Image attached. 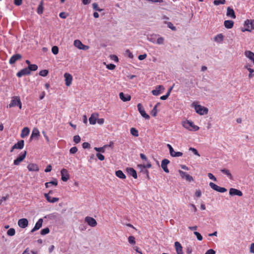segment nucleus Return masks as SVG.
I'll return each instance as SVG.
<instances>
[{
    "mask_svg": "<svg viewBox=\"0 0 254 254\" xmlns=\"http://www.w3.org/2000/svg\"><path fill=\"white\" fill-rule=\"evenodd\" d=\"M254 29V19H247L244 21V27L241 28L243 32H252Z\"/></svg>",
    "mask_w": 254,
    "mask_h": 254,
    "instance_id": "f257e3e1",
    "label": "nucleus"
},
{
    "mask_svg": "<svg viewBox=\"0 0 254 254\" xmlns=\"http://www.w3.org/2000/svg\"><path fill=\"white\" fill-rule=\"evenodd\" d=\"M182 126L186 129L190 131H197L199 127L195 125L192 122L187 120L182 122Z\"/></svg>",
    "mask_w": 254,
    "mask_h": 254,
    "instance_id": "f03ea898",
    "label": "nucleus"
},
{
    "mask_svg": "<svg viewBox=\"0 0 254 254\" xmlns=\"http://www.w3.org/2000/svg\"><path fill=\"white\" fill-rule=\"evenodd\" d=\"M192 105V106L194 108L195 112L197 114L200 115H203L208 113V110L206 107H203L200 105H197L195 102H193Z\"/></svg>",
    "mask_w": 254,
    "mask_h": 254,
    "instance_id": "7ed1b4c3",
    "label": "nucleus"
},
{
    "mask_svg": "<svg viewBox=\"0 0 254 254\" xmlns=\"http://www.w3.org/2000/svg\"><path fill=\"white\" fill-rule=\"evenodd\" d=\"M152 166L151 163L150 162H148L146 165L138 164L137 165V168L139 169L140 172L146 175V177L148 179H149V171L146 168H150Z\"/></svg>",
    "mask_w": 254,
    "mask_h": 254,
    "instance_id": "20e7f679",
    "label": "nucleus"
},
{
    "mask_svg": "<svg viewBox=\"0 0 254 254\" xmlns=\"http://www.w3.org/2000/svg\"><path fill=\"white\" fill-rule=\"evenodd\" d=\"M15 106H18L19 109H21L22 108V103L20 98L18 96H14L12 97L11 102L7 107L11 108Z\"/></svg>",
    "mask_w": 254,
    "mask_h": 254,
    "instance_id": "39448f33",
    "label": "nucleus"
},
{
    "mask_svg": "<svg viewBox=\"0 0 254 254\" xmlns=\"http://www.w3.org/2000/svg\"><path fill=\"white\" fill-rule=\"evenodd\" d=\"M26 154V151L21 152L19 156L14 160V165L16 166L19 165L20 163L25 158Z\"/></svg>",
    "mask_w": 254,
    "mask_h": 254,
    "instance_id": "423d86ee",
    "label": "nucleus"
},
{
    "mask_svg": "<svg viewBox=\"0 0 254 254\" xmlns=\"http://www.w3.org/2000/svg\"><path fill=\"white\" fill-rule=\"evenodd\" d=\"M209 186L212 189L219 192L223 193L227 191L226 189H225V188L219 187L218 185L212 182H210L209 183Z\"/></svg>",
    "mask_w": 254,
    "mask_h": 254,
    "instance_id": "0eeeda50",
    "label": "nucleus"
},
{
    "mask_svg": "<svg viewBox=\"0 0 254 254\" xmlns=\"http://www.w3.org/2000/svg\"><path fill=\"white\" fill-rule=\"evenodd\" d=\"M167 147H168L170 151V155L173 157H180L183 155V153L181 152H175L170 144H167Z\"/></svg>",
    "mask_w": 254,
    "mask_h": 254,
    "instance_id": "6e6552de",
    "label": "nucleus"
},
{
    "mask_svg": "<svg viewBox=\"0 0 254 254\" xmlns=\"http://www.w3.org/2000/svg\"><path fill=\"white\" fill-rule=\"evenodd\" d=\"M85 221L88 225L92 227H95L97 224L96 220L94 218L90 216H86L85 218Z\"/></svg>",
    "mask_w": 254,
    "mask_h": 254,
    "instance_id": "1a4fd4ad",
    "label": "nucleus"
},
{
    "mask_svg": "<svg viewBox=\"0 0 254 254\" xmlns=\"http://www.w3.org/2000/svg\"><path fill=\"white\" fill-rule=\"evenodd\" d=\"M64 77L65 80V84L67 86H69L72 81L73 77L71 74L69 73L66 72L64 74Z\"/></svg>",
    "mask_w": 254,
    "mask_h": 254,
    "instance_id": "9d476101",
    "label": "nucleus"
},
{
    "mask_svg": "<svg viewBox=\"0 0 254 254\" xmlns=\"http://www.w3.org/2000/svg\"><path fill=\"white\" fill-rule=\"evenodd\" d=\"M137 108L139 113L143 118H144L146 119H149V116L146 113L141 104L139 103L137 104Z\"/></svg>",
    "mask_w": 254,
    "mask_h": 254,
    "instance_id": "9b49d317",
    "label": "nucleus"
},
{
    "mask_svg": "<svg viewBox=\"0 0 254 254\" xmlns=\"http://www.w3.org/2000/svg\"><path fill=\"white\" fill-rule=\"evenodd\" d=\"M165 88L163 85H158L155 87V89L152 91V93L153 95L158 96L163 92Z\"/></svg>",
    "mask_w": 254,
    "mask_h": 254,
    "instance_id": "f8f14e48",
    "label": "nucleus"
},
{
    "mask_svg": "<svg viewBox=\"0 0 254 254\" xmlns=\"http://www.w3.org/2000/svg\"><path fill=\"white\" fill-rule=\"evenodd\" d=\"M62 180L64 182H66L69 179L68 171L65 169H63L61 171Z\"/></svg>",
    "mask_w": 254,
    "mask_h": 254,
    "instance_id": "ddd939ff",
    "label": "nucleus"
},
{
    "mask_svg": "<svg viewBox=\"0 0 254 254\" xmlns=\"http://www.w3.org/2000/svg\"><path fill=\"white\" fill-rule=\"evenodd\" d=\"M179 173L182 178L185 179L187 181L190 182L193 181L192 177L189 174H187L186 172L182 170H179Z\"/></svg>",
    "mask_w": 254,
    "mask_h": 254,
    "instance_id": "4468645a",
    "label": "nucleus"
},
{
    "mask_svg": "<svg viewBox=\"0 0 254 254\" xmlns=\"http://www.w3.org/2000/svg\"><path fill=\"white\" fill-rule=\"evenodd\" d=\"M30 74V72L29 71V69H28L27 67L24 68L23 69H22L19 71H18L16 75L18 77H21L22 76L29 75Z\"/></svg>",
    "mask_w": 254,
    "mask_h": 254,
    "instance_id": "2eb2a0df",
    "label": "nucleus"
},
{
    "mask_svg": "<svg viewBox=\"0 0 254 254\" xmlns=\"http://www.w3.org/2000/svg\"><path fill=\"white\" fill-rule=\"evenodd\" d=\"M170 163V161L167 159H164L162 161L161 167L164 171L167 173L169 172V169H168L167 165Z\"/></svg>",
    "mask_w": 254,
    "mask_h": 254,
    "instance_id": "dca6fc26",
    "label": "nucleus"
},
{
    "mask_svg": "<svg viewBox=\"0 0 254 254\" xmlns=\"http://www.w3.org/2000/svg\"><path fill=\"white\" fill-rule=\"evenodd\" d=\"M22 58V56L19 54H16L13 55L9 59V63L10 64H13L16 61L20 60Z\"/></svg>",
    "mask_w": 254,
    "mask_h": 254,
    "instance_id": "f3484780",
    "label": "nucleus"
},
{
    "mask_svg": "<svg viewBox=\"0 0 254 254\" xmlns=\"http://www.w3.org/2000/svg\"><path fill=\"white\" fill-rule=\"evenodd\" d=\"M229 194L230 195L232 196L238 195L239 196H241L243 195V193L241 190L234 188H231L229 190Z\"/></svg>",
    "mask_w": 254,
    "mask_h": 254,
    "instance_id": "a211bd4d",
    "label": "nucleus"
},
{
    "mask_svg": "<svg viewBox=\"0 0 254 254\" xmlns=\"http://www.w3.org/2000/svg\"><path fill=\"white\" fill-rule=\"evenodd\" d=\"M28 224V221L26 218H22L18 220V226L22 228H26Z\"/></svg>",
    "mask_w": 254,
    "mask_h": 254,
    "instance_id": "6ab92c4d",
    "label": "nucleus"
},
{
    "mask_svg": "<svg viewBox=\"0 0 254 254\" xmlns=\"http://www.w3.org/2000/svg\"><path fill=\"white\" fill-rule=\"evenodd\" d=\"M99 117L98 113H93L91 114L90 117L89 119V123L91 125H95L96 123V121Z\"/></svg>",
    "mask_w": 254,
    "mask_h": 254,
    "instance_id": "aec40b11",
    "label": "nucleus"
},
{
    "mask_svg": "<svg viewBox=\"0 0 254 254\" xmlns=\"http://www.w3.org/2000/svg\"><path fill=\"white\" fill-rule=\"evenodd\" d=\"M226 15L228 17H230L233 19H235L236 17L234 9L230 7H227Z\"/></svg>",
    "mask_w": 254,
    "mask_h": 254,
    "instance_id": "412c9836",
    "label": "nucleus"
},
{
    "mask_svg": "<svg viewBox=\"0 0 254 254\" xmlns=\"http://www.w3.org/2000/svg\"><path fill=\"white\" fill-rule=\"evenodd\" d=\"M244 55L248 59L251 61L254 64V53L251 51H246Z\"/></svg>",
    "mask_w": 254,
    "mask_h": 254,
    "instance_id": "4be33fe9",
    "label": "nucleus"
},
{
    "mask_svg": "<svg viewBox=\"0 0 254 254\" xmlns=\"http://www.w3.org/2000/svg\"><path fill=\"white\" fill-rule=\"evenodd\" d=\"M43 219L42 218L39 219L36 222L34 228L31 230V232L33 233L38 230H39L42 226Z\"/></svg>",
    "mask_w": 254,
    "mask_h": 254,
    "instance_id": "5701e85b",
    "label": "nucleus"
},
{
    "mask_svg": "<svg viewBox=\"0 0 254 254\" xmlns=\"http://www.w3.org/2000/svg\"><path fill=\"white\" fill-rule=\"evenodd\" d=\"M27 168L29 171L38 172L39 170L38 166L34 163L29 164L27 166Z\"/></svg>",
    "mask_w": 254,
    "mask_h": 254,
    "instance_id": "b1692460",
    "label": "nucleus"
},
{
    "mask_svg": "<svg viewBox=\"0 0 254 254\" xmlns=\"http://www.w3.org/2000/svg\"><path fill=\"white\" fill-rule=\"evenodd\" d=\"M120 98L124 102L130 101L131 99L130 95L125 94L123 92H120L119 94Z\"/></svg>",
    "mask_w": 254,
    "mask_h": 254,
    "instance_id": "393cba45",
    "label": "nucleus"
},
{
    "mask_svg": "<svg viewBox=\"0 0 254 254\" xmlns=\"http://www.w3.org/2000/svg\"><path fill=\"white\" fill-rule=\"evenodd\" d=\"M175 247L177 254H183V247L179 242H175Z\"/></svg>",
    "mask_w": 254,
    "mask_h": 254,
    "instance_id": "a878e982",
    "label": "nucleus"
},
{
    "mask_svg": "<svg viewBox=\"0 0 254 254\" xmlns=\"http://www.w3.org/2000/svg\"><path fill=\"white\" fill-rule=\"evenodd\" d=\"M44 196L46 198L47 200L50 203H55L59 201V198L58 197H52L48 193H45Z\"/></svg>",
    "mask_w": 254,
    "mask_h": 254,
    "instance_id": "bb28decb",
    "label": "nucleus"
},
{
    "mask_svg": "<svg viewBox=\"0 0 254 254\" xmlns=\"http://www.w3.org/2000/svg\"><path fill=\"white\" fill-rule=\"evenodd\" d=\"M127 173L134 179H137V175L136 171L132 168H128L127 169Z\"/></svg>",
    "mask_w": 254,
    "mask_h": 254,
    "instance_id": "cd10ccee",
    "label": "nucleus"
},
{
    "mask_svg": "<svg viewBox=\"0 0 254 254\" xmlns=\"http://www.w3.org/2000/svg\"><path fill=\"white\" fill-rule=\"evenodd\" d=\"M24 141L21 140L13 146V149H22L24 147Z\"/></svg>",
    "mask_w": 254,
    "mask_h": 254,
    "instance_id": "c85d7f7f",
    "label": "nucleus"
},
{
    "mask_svg": "<svg viewBox=\"0 0 254 254\" xmlns=\"http://www.w3.org/2000/svg\"><path fill=\"white\" fill-rule=\"evenodd\" d=\"M30 132V129L28 127H24L22 131L20 134V136L22 138H25L27 136Z\"/></svg>",
    "mask_w": 254,
    "mask_h": 254,
    "instance_id": "c756f323",
    "label": "nucleus"
},
{
    "mask_svg": "<svg viewBox=\"0 0 254 254\" xmlns=\"http://www.w3.org/2000/svg\"><path fill=\"white\" fill-rule=\"evenodd\" d=\"M40 136V132L38 128H34L32 132V134L31 135L30 140L31 141L33 138L35 137H38Z\"/></svg>",
    "mask_w": 254,
    "mask_h": 254,
    "instance_id": "7c9ffc66",
    "label": "nucleus"
},
{
    "mask_svg": "<svg viewBox=\"0 0 254 254\" xmlns=\"http://www.w3.org/2000/svg\"><path fill=\"white\" fill-rule=\"evenodd\" d=\"M234 22L232 20H225L224 22V25L227 29H231L234 26Z\"/></svg>",
    "mask_w": 254,
    "mask_h": 254,
    "instance_id": "2f4dec72",
    "label": "nucleus"
},
{
    "mask_svg": "<svg viewBox=\"0 0 254 254\" xmlns=\"http://www.w3.org/2000/svg\"><path fill=\"white\" fill-rule=\"evenodd\" d=\"M224 39V36L222 33L216 35L214 37V41L217 43H221Z\"/></svg>",
    "mask_w": 254,
    "mask_h": 254,
    "instance_id": "473e14b6",
    "label": "nucleus"
},
{
    "mask_svg": "<svg viewBox=\"0 0 254 254\" xmlns=\"http://www.w3.org/2000/svg\"><path fill=\"white\" fill-rule=\"evenodd\" d=\"M43 10H44V3H43V1H41L38 5V7L37 8V13L39 14H42L43 12Z\"/></svg>",
    "mask_w": 254,
    "mask_h": 254,
    "instance_id": "72a5a7b5",
    "label": "nucleus"
},
{
    "mask_svg": "<svg viewBox=\"0 0 254 254\" xmlns=\"http://www.w3.org/2000/svg\"><path fill=\"white\" fill-rule=\"evenodd\" d=\"M116 175L119 178L122 179H125L126 178L125 174L121 170H118L116 171Z\"/></svg>",
    "mask_w": 254,
    "mask_h": 254,
    "instance_id": "f704fd0d",
    "label": "nucleus"
},
{
    "mask_svg": "<svg viewBox=\"0 0 254 254\" xmlns=\"http://www.w3.org/2000/svg\"><path fill=\"white\" fill-rule=\"evenodd\" d=\"M58 181L56 179H55L51 182H47L45 183V187L46 188H48L51 187V185L57 186Z\"/></svg>",
    "mask_w": 254,
    "mask_h": 254,
    "instance_id": "c9c22d12",
    "label": "nucleus"
},
{
    "mask_svg": "<svg viewBox=\"0 0 254 254\" xmlns=\"http://www.w3.org/2000/svg\"><path fill=\"white\" fill-rule=\"evenodd\" d=\"M73 44H74V46L75 47H76L77 48H78V49H80V50L81 49V47H82V46L83 45L79 40H74Z\"/></svg>",
    "mask_w": 254,
    "mask_h": 254,
    "instance_id": "e433bc0d",
    "label": "nucleus"
},
{
    "mask_svg": "<svg viewBox=\"0 0 254 254\" xmlns=\"http://www.w3.org/2000/svg\"><path fill=\"white\" fill-rule=\"evenodd\" d=\"M221 172L224 173V174L226 175L230 180H232V175L228 170H227L226 169H223L221 170Z\"/></svg>",
    "mask_w": 254,
    "mask_h": 254,
    "instance_id": "4c0bfd02",
    "label": "nucleus"
},
{
    "mask_svg": "<svg viewBox=\"0 0 254 254\" xmlns=\"http://www.w3.org/2000/svg\"><path fill=\"white\" fill-rule=\"evenodd\" d=\"M28 69H29V71H36L38 69V66L35 64H29L28 66Z\"/></svg>",
    "mask_w": 254,
    "mask_h": 254,
    "instance_id": "58836bf2",
    "label": "nucleus"
},
{
    "mask_svg": "<svg viewBox=\"0 0 254 254\" xmlns=\"http://www.w3.org/2000/svg\"><path fill=\"white\" fill-rule=\"evenodd\" d=\"M130 133L134 136L137 137L138 136V130L134 127L130 128Z\"/></svg>",
    "mask_w": 254,
    "mask_h": 254,
    "instance_id": "ea45409f",
    "label": "nucleus"
},
{
    "mask_svg": "<svg viewBox=\"0 0 254 254\" xmlns=\"http://www.w3.org/2000/svg\"><path fill=\"white\" fill-rule=\"evenodd\" d=\"M225 2V0H214L213 1V4L215 5H218L219 4H224Z\"/></svg>",
    "mask_w": 254,
    "mask_h": 254,
    "instance_id": "a19ab883",
    "label": "nucleus"
},
{
    "mask_svg": "<svg viewBox=\"0 0 254 254\" xmlns=\"http://www.w3.org/2000/svg\"><path fill=\"white\" fill-rule=\"evenodd\" d=\"M107 147V145H104V146L103 147H95L94 148V149L98 152H102V153H104L105 151V148Z\"/></svg>",
    "mask_w": 254,
    "mask_h": 254,
    "instance_id": "79ce46f5",
    "label": "nucleus"
},
{
    "mask_svg": "<svg viewBox=\"0 0 254 254\" xmlns=\"http://www.w3.org/2000/svg\"><path fill=\"white\" fill-rule=\"evenodd\" d=\"M15 234V231L14 228H10L7 231V234L9 236H13Z\"/></svg>",
    "mask_w": 254,
    "mask_h": 254,
    "instance_id": "37998d69",
    "label": "nucleus"
},
{
    "mask_svg": "<svg viewBox=\"0 0 254 254\" xmlns=\"http://www.w3.org/2000/svg\"><path fill=\"white\" fill-rule=\"evenodd\" d=\"M52 52L54 55H57L59 53V48L57 46H54L52 48Z\"/></svg>",
    "mask_w": 254,
    "mask_h": 254,
    "instance_id": "c03bdc74",
    "label": "nucleus"
},
{
    "mask_svg": "<svg viewBox=\"0 0 254 254\" xmlns=\"http://www.w3.org/2000/svg\"><path fill=\"white\" fill-rule=\"evenodd\" d=\"M92 7L96 11H102L103 10V9L100 8L98 7V4L96 2H94L92 4Z\"/></svg>",
    "mask_w": 254,
    "mask_h": 254,
    "instance_id": "a18cd8bd",
    "label": "nucleus"
},
{
    "mask_svg": "<svg viewBox=\"0 0 254 254\" xmlns=\"http://www.w3.org/2000/svg\"><path fill=\"white\" fill-rule=\"evenodd\" d=\"M48 70L46 69L42 70L40 71L39 75L43 77L46 76L48 74Z\"/></svg>",
    "mask_w": 254,
    "mask_h": 254,
    "instance_id": "49530a36",
    "label": "nucleus"
},
{
    "mask_svg": "<svg viewBox=\"0 0 254 254\" xmlns=\"http://www.w3.org/2000/svg\"><path fill=\"white\" fill-rule=\"evenodd\" d=\"M49 232H50V230H49V228L47 227V228H44L41 230V234L42 235H45L48 234L49 233Z\"/></svg>",
    "mask_w": 254,
    "mask_h": 254,
    "instance_id": "de8ad7c7",
    "label": "nucleus"
},
{
    "mask_svg": "<svg viewBox=\"0 0 254 254\" xmlns=\"http://www.w3.org/2000/svg\"><path fill=\"white\" fill-rule=\"evenodd\" d=\"M157 114V109H156V106H155L152 111H151L150 114L153 117H156Z\"/></svg>",
    "mask_w": 254,
    "mask_h": 254,
    "instance_id": "09e8293b",
    "label": "nucleus"
},
{
    "mask_svg": "<svg viewBox=\"0 0 254 254\" xmlns=\"http://www.w3.org/2000/svg\"><path fill=\"white\" fill-rule=\"evenodd\" d=\"M189 206L190 207V210L194 213L197 211V208L195 205L193 204H189Z\"/></svg>",
    "mask_w": 254,
    "mask_h": 254,
    "instance_id": "8fccbe9b",
    "label": "nucleus"
},
{
    "mask_svg": "<svg viewBox=\"0 0 254 254\" xmlns=\"http://www.w3.org/2000/svg\"><path fill=\"white\" fill-rule=\"evenodd\" d=\"M128 241L131 244H134L135 243V238L132 236H129Z\"/></svg>",
    "mask_w": 254,
    "mask_h": 254,
    "instance_id": "3c124183",
    "label": "nucleus"
},
{
    "mask_svg": "<svg viewBox=\"0 0 254 254\" xmlns=\"http://www.w3.org/2000/svg\"><path fill=\"white\" fill-rule=\"evenodd\" d=\"M81 140L80 137L77 135L73 137V141L75 143H78L80 142Z\"/></svg>",
    "mask_w": 254,
    "mask_h": 254,
    "instance_id": "603ef678",
    "label": "nucleus"
},
{
    "mask_svg": "<svg viewBox=\"0 0 254 254\" xmlns=\"http://www.w3.org/2000/svg\"><path fill=\"white\" fill-rule=\"evenodd\" d=\"M189 150L191 151L194 154H195L199 157L200 156V154H199V153L198 152L197 150L195 148H192V147H190Z\"/></svg>",
    "mask_w": 254,
    "mask_h": 254,
    "instance_id": "864d4df0",
    "label": "nucleus"
},
{
    "mask_svg": "<svg viewBox=\"0 0 254 254\" xmlns=\"http://www.w3.org/2000/svg\"><path fill=\"white\" fill-rule=\"evenodd\" d=\"M106 67L110 70H113L115 68L116 65L112 64H108L106 65Z\"/></svg>",
    "mask_w": 254,
    "mask_h": 254,
    "instance_id": "5fc2aeb1",
    "label": "nucleus"
},
{
    "mask_svg": "<svg viewBox=\"0 0 254 254\" xmlns=\"http://www.w3.org/2000/svg\"><path fill=\"white\" fill-rule=\"evenodd\" d=\"M194 234L197 237V239L199 240V241H201L203 239L202 238V236L201 235V234L195 231V232H194Z\"/></svg>",
    "mask_w": 254,
    "mask_h": 254,
    "instance_id": "6e6d98bb",
    "label": "nucleus"
},
{
    "mask_svg": "<svg viewBox=\"0 0 254 254\" xmlns=\"http://www.w3.org/2000/svg\"><path fill=\"white\" fill-rule=\"evenodd\" d=\"M86 229H87V226L84 224H80L79 226V229L81 232L85 231L86 230Z\"/></svg>",
    "mask_w": 254,
    "mask_h": 254,
    "instance_id": "4d7b16f0",
    "label": "nucleus"
},
{
    "mask_svg": "<svg viewBox=\"0 0 254 254\" xmlns=\"http://www.w3.org/2000/svg\"><path fill=\"white\" fill-rule=\"evenodd\" d=\"M96 156L98 158V159L100 161H103L105 159L104 156L100 153H97L96 154Z\"/></svg>",
    "mask_w": 254,
    "mask_h": 254,
    "instance_id": "13d9d810",
    "label": "nucleus"
},
{
    "mask_svg": "<svg viewBox=\"0 0 254 254\" xmlns=\"http://www.w3.org/2000/svg\"><path fill=\"white\" fill-rule=\"evenodd\" d=\"M77 150L78 149L76 147H72L70 149L69 152L71 154H75V153L77 152Z\"/></svg>",
    "mask_w": 254,
    "mask_h": 254,
    "instance_id": "bf43d9fd",
    "label": "nucleus"
},
{
    "mask_svg": "<svg viewBox=\"0 0 254 254\" xmlns=\"http://www.w3.org/2000/svg\"><path fill=\"white\" fill-rule=\"evenodd\" d=\"M59 16L61 18L65 19L68 16V14L64 12H62L60 13Z\"/></svg>",
    "mask_w": 254,
    "mask_h": 254,
    "instance_id": "052dcab7",
    "label": "nucleus"
},
{
    "mask_svg": "<svg viewBox=\"0 0 254 254\" xmlns=\"http://www.w3.org/2000/svg\"><path fill=\"white\" fill-rule=\"evenodd\" d=\"M208 177L210 179H211L215 182H216L217 181V179L215 178V177L212 174H211L210 173H209L208 174Z\"/></svg>",
    "mask_w": 254,
    "mask_h": 254,
    "instance_id": "680f3d73",
    "label": "nucleus"
},
{
    "mask_svg": "<svg viewBox=\"0 0 254 254\" xmlns=\"http://www.w3.org/2000/svg\"><path fill=\"white\" fill-rule=\"evenodd\" d=\"M140 157L141 159L142 160H144V161H145L146 162V163H147V162H149L148 161L147 158L146 157V156L144 154L140 153Z\"/></svg>",
    "mask_w": 254,
    "mask_h": 254,
    "instance_id": "e2e57ef3",
    "label": "nucleus"
},
{
    "mask_svg": "<svg viewBox=\"0 0 254 254\" xmlns=\"http://www.w3.org/2000/svg\"><path fill=\"white\" fill-rule=\"evenodd\" d=\"M164 39L163 37H159L157 39V43L159 45L163 44Z\"/></svg>",
    "mask_w": 254,
    "mask_h": 254,
    "instance_id": "0e129e2a",
    "label": "nucleus"
},
{
    "mask_svg": "<svg viewBox=\"0 0 254 254\" xmlns=\"http://www.w3.org/2000/svg\"><path fill=\"white\" fill-rule=\"evenodd\" d=\"M248 71L250 72V73L249 74V77L250 78H251L254 76L253 72H254V70L252 68H249L248 69Z\"/></svg>",
    "mask_w": 254,
    "mask_h": 254,
    "instance_id": "69168bd1",
    "label": "nucleus"
},
{
    "mask_svg": "<svg viewBox=\"0 0 254 254\" xmlns=\"http://www.w3.org/2000/svg\"><path fill=\"white\" fill-rule=\"evenodd\" d=\"M90 147V144L88 142H84L82 143V147L84 149L88 148Z\"/></svg>",
    "mask_w": 254,
    "mask_h": 254,
    "instance_id": "338daca9",
    "label": "nucleus"
},
{
    "mask_svg": "<svg viewBox=\"0 0 254 254\" xmlns=\"http://www.w3.org/2000/svg\"><path fill=\"white\" fill-rule=\"evenodd\" d=\"M215 252L212 249H209L206 251L205 254H215Z\"/></svg>",
    "mask_w": 254,
    "mask_h": 254,
    "instance_id": "774afa93",
    "label": "nucleus"
}]
</instances>
